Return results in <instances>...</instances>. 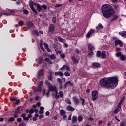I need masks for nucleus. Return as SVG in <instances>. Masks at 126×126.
<instances>
[{
  "label": "nucleus",
  "instance_id": "f257e3e1",
  "mask_svg": "<svg viewBox=\"0 0 126 126\" xmlns=\"http://www.w3.org/2000/svg\"><path fill=\"white\" fill-rule=\"evenodd\" d=\"M100 83L103 87L114 89L118 85V77L103 78L100 80Z\"/></svg>",
  "mask_w": 126,
  "mask_h": 126
},
{
  "label": "nucleus",
  "instance_id": "f03ea898",
  "mask_svg": "<svg viewBox=\"0 0 126 126\" xmlns=\"http://www.w3.org/2000/svg\"><path fill=\"white\" fill-rule=\"evenodd\" d=\"M102 14L105 18H109L115 15V10L109 4L103 5L101 8Z\"/></svg>",
  "mask_w": 126,
  "mask_h": 126
},
{
  "label": "nucleus",
  "instance_id": "7ed1b4c3",
  "mask_svg": "<svg viewBox=\"0 0 126 126\" xmlns=\"http://www.w3.org/2000/svg\"><path fill=\"white\" fill-rule=\"evenodd\" d=\"M29 4L32 10L34 12V13H35V14H37V10L35 9V8L33 7V5H35V6L37 7V10L39 11V12H41L42 8H44V9H47V6L45 5H42L41 6L39 4H37L32 0L29 1Z\"/></svg>",
  "mask_w": 126,
  "mask_h": 126
},
{
  "label": "nucleus",
  "instance_id": "20e7f679",
  "mask_svg": "<svg viewBox=\"0 0 126 126\" xmlns=\"http://www.w3.org/2000/svg\"><path fill=\"white\" fill-rule=\"evenodd\" d=\"M45 84L48 86L49 91H53V92H55V96L56 99H59V98H60V95H59V94H58V91H57V87L56 86H53L47 81H45Z\"/></svg>",
  "mask_w": 126,
  "mask_h": 126
},
{
  "label": "nucleus",
  "instance_id": "39448f33",
  "mask_svg": "<svg viewBox=\"0 0 126 126\" xmlns=\"http://www.w3.org/2000/svg\"><path fill=\"white\" fill-rule=\"evenodd\" d=\"M92 100L93 101H96V100H97V99H98V92H97L96 91H94L92 92Z\"/></svg>",
  "mask_w": 126,
  "mask_h": 126
},
{
  "label": "nucleus",
  "instance_id": "423d86ee",
  "mask_svg": "<svg viewBox=\"0 0 126 126\" xmlns=\"http://www.w3.org/2000/svg\"><path fill=\"white\" fill-rule=\"evenodd\" d=\"M94 33H95V30L91 29L87 33L86 35V38L87 39H89L90 37H92V35H94Z\"/></svg>",
  "mask_w": 126,
  "mask_h": 126
},
{
  "label": "nucleus",
  "instance_id": "0eeeda50",
  "mask_svg": "<svg viewBox=\"0 0 126 126\" xmlns=\"http://www.w3.org/2000/svg\"><path fill=\"white\" fill-rule=\"evenodd\" d=\"M96 56L98 58H101V59L106 58V54H105V51H102V53L100 51H97L96 53Z\"/></svg>",
  "mask_w": 126,
  "mask_h": 126
},
{
  "label": "nucleus",
  "instance_id": "6e6552de",
  "mask_svg": "<svg viewBox=\"0 0 126 126\" xmlns=\"http://www.w3.org/2000/svg\"><path fill=\"white\" fill-rule=\"evenodd\" d=\"M54 48L57 54H60V56L61 58H62V59H64V57H65V56L64 55V54L62 53L61 51H58V48H57V46H54Z\"/></svg>",
  "mask_w": 126,
  "mask_h": 126
},
{
  "label": "nucleus",
  "instance_id": "1a4fd4ad",
  "mask_svg": "<svg viewBox=\"0 0 126 126\" xmlns=\"http://www.w3.org/2000/svg\"><path fill=\"white\" fill-rule=\"evenodd\" d=\"M32 117V115L31 114H30L28 115V117H26V114H22V117L23 118V120L24 121H28L29 120V118H31Z\"/></svg>",
  "mask_w": 126,
  "mask_h": 126
},
{
  "label": "nucleus",
  "instance_id": "9d476101",
  "mask_svg": "<svg viewBox=\"0 0 126 126\" xmlns=\"http://www.w3.org/2000/svg\"><path fill=\"white\" fill-rule=\"evenodd\" d=\"M66 70L67 71H70V68L67 66V65H64L60 69V70Z\"/></svg>",
  "mask_w": 126,
  "mask_h": 126
},
{
  "label": "nucleus",
  "instance_id": "9b49d317",
  "mask_svg": "<svg viewBox=\"0 0 126 126\" xmlns=\"http://www.w3.org/2000/svg\"><path fill=\"white\" fill-rule=\"evenodd\" d=\"M23 110H24V108L23 107V106H21V107H19L17 110L15 111V114H20L21 113V112H22V111H23Z\"/></svg>",
  "mask_w": 126,
  "mask_h": 126
},
{
  "label": "nucleus",
  "instance_id": "f8f14e48",
  "mask_svg": "<svg viewBox=\"0 0 126 126\" xmlns=\"http://www.w3.org/2000/svg\"><path fill=\"white\" fill-rule=\"evenodd\" d=\"M115 46H118V45H119L120 47H123V42H122V41L120 40H116L115 41Z\"/></svg>",
  "mask_w": 126,
  "mask_h": 126
},
{
  "label": "nucleus",
  "instance_id": "ddd939ff",
  "mask_svg": "<svg viewBox=\"0 0 126 126\" xmlns=\"http://www.w3.org/2000/svg\"><path fill=\"white\" fill-rule=\"evenodd\" d=\"M73 101L75 105H78L79 104V99L76 97H73Z\"/></svg>",
  "mask_w": 126,
  "mask_h": 126
},
{
  "label": "nucleus",
  "instance_id": "4468645a",
  "mask_svg": "<svg viewBox=\"0 0 126 126\" xmlns=\"http://www.w3.org/2000/svg\"><path fill=\"white\" fill-rule=\"evenodd\" d=\"M44 75V70L43 69L38 71L37 73V77H40V76H42Z\"/></svg>",
  "mask_w": 126,
  "mask_h": 126
},
{
  "label": "nucleus",
  "instance_id": "2eb2a0df",
  "mask_svg": "<svg viewBox=\"0 0 126 126\" xmlns=\"http://www.w3.org/2000/svg\"><path fill=\"white\" fill-rule=\"evenodd\" d=\"M100 66V64L98 63H94L92 64V67L93 68H97Z\"/></svg>",
  "mask_w": 126,
  "mask_h": 126
},
{
  "label": "nucleus",
  "instance_id": "dca6fc26",
  "mask_svg": "<svg viewBox=\"0 0 126 126\" xmlns=\"http://www.w3.org/2000/svg\"><path fill=\"white\" fill-rule=\"evenodd\" d=\"M88 47L90 51H93V50H94V45L91 43H88Z\"/></svg>",
  "mask_w": 126,
  "mask_h": 126
},
{
  "label": "nucleus",
  "instance_id": "f3484780",
  "mask_svg": "<svg viewBox=\"0 0 126 126\" xmlns=\"http://www.w3.org/2000/svg\"><path fill=\"white\" fill-rule=\"evenodd\" d=\"M67 85H68L69 86H72L73 84H72V83H71V82H70V81H68V82H67L64 84V88H66V86H67Z\"/></svg>",
  "mask_w": 126,
  "mask_h": 126
},
{
  "label": "nucleus",
  "instance_id": "a211bd4d",
  "mask_svg": "<svg viewBox=\"0 0 126 126\" xmlns=\"http://www.w3.org/2000/svg\"><path fill=\"white\" fill-rule=\"evenodd\" d=\"M55 30V26L54 25L51 24L50 25L49 28V32H53Z\"/></svg>",
  "mask_w": 126,
  "mask_h": 126
},
{
  "label": "nucleus",
  "instance_id": "6ab92c4d",
  "mask_svg": "<svg viewBox=\"0 0 126 126\" xmlns=\"http://www.w3.org/2000/svg\"><path fill=\"white\" fill-rule=\"evenodd\" d=\"M121 109H122V106L118 105L117 108L114 111V114H117V113H119V112L121 111Z\"/></svg>",
  "mask_w": 126,
  "mask_h": 126
},
{
  "label": "nucleus",
  "instance_id": "aec40b11",
  "mask_svg": "<svg viewBox=\"0 0 126 126\" xmlns=\"http://www.w3.org/2000/svg\"><path fill=\"white\" fill-rule=\"evenodd\" d=\"M27 26H28V28H31V27H33V26H34V24H33L32 22H28L27 23Z\"/></svg>",
  "mask_w": 126,
  "mask_h": 126
},
{
  "label": "nucleus",
  "instance_id": "412c9836",
  "mask_svg": "<svg viewBox=\"0 0 126 126\" xmlns=\"http://www.w3.org/2000/svg\"><path fill=\"white\" fill-rule=\"evenodd\" d=\"M55 74L56 76L59 75V76H63V73L61 71L56 72Z\"/></svg>",
  "mask_w": 126,
  "mask_h": 126
},
{
  "label": "nucleus",
  "instance_id": "4be33fe9",
  "mask_svg": "<svg viewBox=\"0 0 126 126\" xmlns=\"http://www.w3.org/2000/svg\"><path fill=\"white\" fill-rule=\"evenodd\" d=\"M66 110L67 111H70L71 112H73V111H74V108H73L71 106H67L66 107Z\"/></svg>",
  "mask_w": 126,
  "mask_h": 126
},
{
  "label": "nucleus",
  "instance_id": "5701e85b",
  "mask_svg": "<svg viewBox=\"0 0 126 126\" xmlns=\"http://www.w3.org/2000/svg\"><path fill=\"white\" fill-rule=\"evenodd\" d=\"M49 75L48 76L49 80H52L53 78V72L52 71H49Z\"/></svg>",
  "mask_w": 126,
  "mask_h": 126
},
{
  "label": "nucleus",
  "instance_id": "b1692460",
  "mask_svg": "<svg viewBox=\"0 0 126 126\" xmlns=\"http://www.w3.org/2000/svg\"><path fill=\"white\" fill-rule=\"evenodd\" d=\"M80 102L82 103V106H85V99L82 97H80Z\"/></svg>",
  "mask_w": 126,
  "mask_h": 126
},
{
  "label": "nucleus",
  "instance_id": "393cba45",
  "mask_svg": "<svg viewBox=\"0 0 126 126\" xmlns=\"http://www.w3.org/2000/svg\"><path fill=\"white\" fill-rule=\"evenodd\" d=\"M43 45L44 46V48L46 49L47 52H51V50L49 49V45H48V44L44 43Z\"/></svg>",
  "mask_w": 126,
  "mask_h": 126
},
{
  "label": "nucleus",
  "instance_id": "a878e982",
  "mask_svg": "<svg viewBox=\"0 0 126 126\" xmlns=\"http://www.w3.org/2000/svg\"><path fill=\"white\" fill-rule=\"evenodd\" d=\"M103 25H102V24H99L98 26H97L96 27V29H97V30H101V29H103Z\"/></svg>",
  "mask_w": 126,
  "mask_h": 126
},
{
  "label": "nucleus",
  "instance_id": "bb28decb",
  "mask_svg": "<svg viewBox=\"0 0 126 126\" xmlns=\"http://www.w3.org/2000/svg\"><path fill=\"white\" fill-rule=\"evenodd\" d=\"M119 34L122 36V37H124V38H126V32H119Z\"/></svg>",
  "mask_w": 126,
  "mask_h": 126
},
{
  "label": "nucleus",
  "instance_id": "cd10ccee",
  "mask_svg": "<svg viewBox=\"0 0 126 126\" xmlns=\"http://www.w3.org/2000/svg\"><path fill=\"white\" fill-rule=\"evenodd\" d=\"M58 39L60 42H61V43H65V40L63 39V38L61 37V36H59Z\"/></svg>",
  "mask_w": 126,
  "mask_h": 126
},
{
  "label": "nucleus",
  "instance_id": "c85d7f7f",
  "mask_svg": "<svg viewBox=\"0 0 126 126\" xmlns=\"http://www.w3.org/2000/svg\"><path fill=\"white\" fill-rule=\"evenodd\" d=\"M77 121V118L75 116H73L72 118V122L75 123Z\"/></svg>",
  "mask_w": 126,
  "mask_h": 126
},
{
  "label": "nucleus",
  "instance_id": "c756f323",
  "mask_svg": "<svg viewBox=\"0 0 126 126\" xmlns=\"http://www.w3.org/2000/svg\"><path fill=\"white\" fill-rule=\"evenodd\" d=\"M40 106H41V103L37 102L36 105H33L32 106V107L33 108V109H35V108H36V106L37 107H40Z\"/></svg>",
  "mask_w": 126,
  "mask_h": 126
},
{
  "label": "nucleus",
  "instance_id": "7c9ffc66",
  "mask_svg": "<svg viewBox=\"0 0 126 126\" xmlns=\"http://www.w3.org/2000/svg\"><path fill=\"white\" fill-rule=\"evenodd\" d=\"M123 54H122V53H121V52H117L116 54H115V56L116 57H120V58L121 57V55H122Z\"/></svg>",
  "mask_w": 126,
  "mask_h": 126
},
{
  "label": "nucleus",
  "instance_id": "2f4dec72",
  "mask_svg": "<svg viewBox=\"0 0 126 126\" xmlns=\"http://www.w3.org/2000/svg\"><path fill=\"white\" fill-rule=\"evenodd\" d=\"M77 120L79 122H82V120H83V117L80 115L78 117Z\"/></svg>",
  "mask_w": 126,
  "mask_h": 126
},
{
  "label": "nucleus",
  "instance_id": "473e14b6",
  "mask_svg": "<svg viewBox=\"0 0 126 126\" xmlns=\"http://www.w3.org/2000/svg\"><path fill=\"white\" fill-rule=\"evenodd\" d=\"M42 62H43V58L42 57H40L38 59V63H39V64H41L42 63Z\"/></svg>",
  "mask_w": 126,
  "mask_h": 126
},
{
  "label": "nucleus",
  "instance_id": "72a5a7b5",
  "mask_svg": "<svg viewBox=\"0 0 126 126\" xmlns=\"http://www.w3.org/2000/svg\"><path fill=\"white\" fill-rule=\"evenodd\" d=\"M45 61L46 62H47V63H48L49 64H52V63H53L51 61V60L49 58H46Z\"/></svg>",
  "mask_w": 126,
  "mask_h": 126
},
{
  "label": "nucleus",
  "instance_id": "f704fd0d",
  "mask_svg": "<svg viewBox=\"0 0 126 126\" xmlns=\"http://www.w3.org/2000/svg\"><path fill=\"white\" fill-rule=\"evenodd\" d=\"M72 60H73L75 63H78V61L74 57H72Z\"/></svg>",
  "mask_w": 126,
  "mask_h": 126
},
{
  "label": "nucleus",
  "instance_id": "c9c22d12",
  "mask_svg": "<svg viewBox=\"0 0 126 126\" xmlns=\"http://www.w3.org/2000/svg\"><path fill=\"white\" fill-rule=\"evenodd\" d=\"M120 60H121V61H125V60H126V56L122 54L121 56H120Z\"/></svg>",
  "mask_w": 126,
  "mask_h": 126
},
{
  "label": "nucleus",
  "instance_id": "e433bc0d",
  "mask_svg": "<svg viewBox=\"0 0 126 126\" xmlns=\"http://www.w3.org/2000/svg\"><path fill=\"white\" fill-rule=\"evenodd\" d=\"M14 121V118L10 117L7 119V122H13Z\"/></svg>",
  "mask_w": 126,
  "mask_h": 126
},
{
  "label": "nucleus",
  "instance_id": "4c0bfd02",
  "mask_svg": "<svg viewBox=\"0 0 126 126\" xmlns=\"http://www.w3.org/2000/svg\"><path fill=\"white\" fill-rule=\"evenodd\" d=\"M65 102L67 103V104H68L69 105H70L71 104V102H70V100L68 98H66L65 100Z\"/></svg>",
  "mask_w": 126,
  "mask_h": 126
},
{
  "label": "nucleus",
  "instance_id": "58836bf2",
  "mask_svg": "<svg viewBox=\"0 0 126 126\" xmlns=\"http://www.w3.org/2000/svg\"><path fill=\"white\" fill-rule=\"evenodd\" d=\"M40 110L39 111V114H43L44 113V108L43 107H40Z\"/></svg>",
  "mask_w": 126,
  "mask_h": 126
},
{
  "label": "nucleus",
  "instance_id": "ea45409f",
  "mask_svg": "<svg viewBox=\"0 0 126 126\" xmlns=\"http://www.w3.org/2000/svg\"><path fill=\"white\" fill-rule=\"evenodd\" d=\"M64 75H65V76H70V73L67 71H65L64 73Z\"/></svg>",
  "mask_w": 126,
  "mask_h": 126
},
{
  "label": "nucleus",
  "instance_id": "a19ab883",
  "mask_svg": "<svg viewBox=\"0 0 126 126\" xmlns=\"http://www.w3.org/2000/svg\"><path fill=\"white\" fill-rule=\"evenodd\" d=\"M50 59H51V60H56V56H55V55L52 54L50 56Z\"/></svg>",
  "mask_w": 126,
  "mask_h": 126
},
{
  "label": "nucleus",
  "instance_id": "79ce46f5",
  "mask_svg": "<svg viewBox=\"0 0 126 126\" xmlns=\"http://www.w3.org/2000/svg\"><path fill=\"white\" fill-rule=\"evenodd\" d=\"M41 43H40V48L42 51H44V48L43 47V40H41Z\"/></svg>",
  "mask_w": 126,
  "mask_h": 126
},
{
  "label": "nucleus",
  "instance_id": "37998d69",
  "mask_svg": "<svg viewBox=\"0 0 126 126\" xmlns=\"http://www.w3.org/2000/svg\"><path fill=\"white\" fill-rule=\"evenodd\" d=\"M61 115L62 116H63L64 115H65V112L64 110H61L60 111Z\"/></svg>",
  "mask_w": 126,
  "mask_h": 126
},
{
  "label": "nucleus",
  "instance_id": "c03bdc74",
  "mask_svg": "<svg viewBox=\"0 0 126 126\" xmlns=\"http://www.w3.org/2000/svg\"><path fill=\"white\" fill-rule=\"evenodd\" d=\"M23 24H24V22H23V21H20V22H19V25L20 26H22Z\"/></svg>",
  "mask_w": 126,
  "mask_h": 126
},
{
  "label": "nucleus",
  "instance_id": "a18cd8bd",
  "mask_svg": "<svg viewBox=\"0 0 126 126\" xmlns=\"http://www.w3.org/2000/svg\"><path fill=\"white\" fill-rule=\"evenodd\" d=\"M97 124L98 126H102L103 125V123L102 122V120H100L97 122Z\"/></svg>",
  "mask_w": 126,
  "mask_h": 126
},
{
  "label": "nucleus",
  "instance_id": "49530a36",
  "mask_svg": "<svg viewBox=\"0 0 126 126\" xmlns=\"http://www.w3.org/2000/svg\"><path fill=\"white\" fill-rule=\"evenodd\" d=\"M52 21L53 23H56V22H57V18L54 17L52 19Z\"/></svg>",
  "mask_w": 126,
  "mask_h": 126
},
{
  "label": "nucleus",
  "instance_id": "de8ad7c7",
  "mask_svg": "<svg viewBox=\"0 0 126 126\" xmlns=\"http://www.w3.org/2000/svg\"><path fill=\"white\" fill-rule=\"evenodd\" d=\"M36 90H37V91H38L39 92H41V91L42 90V88H41V87L38 86Z\"/></svg>",
  "mask_w": 126,
  "mask_h": 126
},
{
  "label": "nucleus",
  "instance_id": "09e8293b",
  "mask_svg": "<svg viewBox=\"0 0 126 126\" xmlns=\"http://www.w3.org/2000/svg\"><path fill=\"white\" fill-rule=\"evenodd\" d=\"M33 33L35 34V35H36V36H39V32H38V31H34Z\"/></svg>",
  "mask_w": 126,
  "mask_h": 126
},
{
  "label": "nucleus",
  "instance_id": "8fccbe9b",
  "mask_svg": "<svg viewBox=\"0 0 126 126\" xmlns=\"http://www.w3.org/2000/svg\"><path fill=\"white\" fill-rule=\"evenodd\" d=\"M37 86H39L41 87V86H43V81H40L39 83L38 84Z\"/></svg>",
  "mask_w": 126,
  "mask_h": 126
},
{
  "label": "nucleus",
  "instance_id": "3c124183",
  "mask_svg": "<svg viewBox=\"0 0 126 126\" xmlns=\"http://www.w3.org/2000/svg\"><path fill=\"white\" fill-rule=\"evenodd\" d=\"M59 95L60 97H63V92L62 91H60L59 93Z\"/></svg>",
  "mask_w": 126,
  "mask_h": 126
},
{
  "label": "nucleus",
  "instance_id": "603ef678",
  "mask_svg": "<svg viewBox=\"0 0 126 126\" xmlns=\"http://www.w3.org/2000/svg\"><path fill=\"white\" fill-rule=\"evenodd\" d=\"M123 102H124V99H122V100L120 101V102H119V104H118V106H119L120 107H121V105H122V104H123Z\"/></svg>",
  "mask_w": 126,
  "mask_h": 126
},
{
  "label": "nucleus",
  "instance_id": "864d4df0",
  "mask_svg": "<svg viewBox=\"0 0 126 126\" xmlns=\"http://www.w3.org/2000/svg\"><path fill=\"white\" fill-rule=\"evenodd\" d=\"M117 18H119V16L115 15L114 17H113V20H115L116 19H117Z\"/></svg>",
  "mask_w": 126,
  "mask_h": 126
},
{
  "label": "nucleus",
  "instance_id": "5fc2aeb1",
  "mask_svg": "<svg viewBox=\"0 0 126 126\" xmlns=\"http://www.w3.org/2000/svg\"><path fill=\"white\" fill-rule=\"evenodd\" d=\"M63 46L65 48H67V47H68V45L67 44V43L65 42H63Z\"/></svg>",
  "mask_w": 126,
  "mask_h": 126
},
{
  "label": "nucleus",
  "instance_id": "6e6d98bb",
  "mask_svg": "<svg viewBox=\"0 0 126 126\" xmlns=\"http://www.w3.org/2000/svg\"><path fill=\"white\" fill-rule=\"evenodd\" d=\"M23 12L25 14H28V13H29V12H28V10H24Z\"/></svg>",
  "mask_w": 126,
  "mask_h": 126
},
{
  "label": "nucleus",
  "instance_id": "4d7b16f0",
  "mask_svg": "<svg viewBox=\"0 0 126 126\" xmlns=\"http://www.w3.org/2000/svg\"><path fill=\"white\" fill-rule=\"evenodd\" d=\"M19 126H26V124L24 123H21L20 124Z\"/></svg>",
  "mask_w": 126,
  "mask_h": 126
},
{
  "label": "nucleus",
  "instance_id": "13d9d810",
  "mask_svg": "<svg viewBox=\"0 0 126 126\" xmlns=\"http://www.w3.org/2000/svg\"><path fill=\"white\" fill-rule=\"evenodd\" d=\"M88 119L89 120V121H90L91 122H92V121L94 120V119H93V118L92 117H89Z\"/></svg>",
  "mask_w": 126,
  "mask_h": 126
},
{
  "label": "nucleus",
  "instance_id": "bf43d9fd",
  "mask_svg": "<svg viewBox=\"0 0 126 126\" xmlns=\"http://www.w3.org/2000/svg\"><path fill=\"white\" fill-rule=\"evenodd\" d=\"M120 126H126V125L125 124V123L121 122L120 124Z\"/></svg>",
  "mask_w": 126,
  "mask_h": 126
},
{
  "label": "nucleus",
  "instance_id": "052dcab7",
  "mask_svg": "<svg viewBox=\"0 0 126 126\" xmlns=\"http://www.w3.org/2000/svg\"><path fill=\"white\" fill-rule=\"evenodd\" d=\"M50 91H48V92L45 94V95L46 97H48L49 96V94H50Z\"/></svg>",
  "mask_w": 126,
  "mask_h": 126
},
{
  "label": "nucleus",
  "instance_id": "680f3d73",
  "mask_svg": "<svg viewBox=\"0 0 126 126\" xmlns=\"http://www.w3.org/2000/svg\"><path fill=\"white\" fill-rule=\"evenodd\" d=\"M57 81H58V82H59V83H61V84H62V80L60 79V78H58L57 79Z\"/></svg>",
  "mask_w": 126,
  "mask_h": 126
},
{
  "label": "nucleus",
  "instance_id": "e2e57ef3",
  "mask_svg": "<svg viewBox=\"0 0 126 126\" xmlns=\"http://www.w3.org/2000/svg\"><path fill=\"white\" fill-rule=\"evenodd\" d=\"M22 121V119L21 118H18L17 119V121L18 122V123H20V122H21Z\"/></svg>",
  "mask_w": 126,
  "mask_h": 126
},
{
  "label": "nucleus",
  "instance_id": "0e129e2a",
  "mask_svg": "<svg viewBox=\"0 0 126 126\" xmlns=\"http://www.w3.org/2000/svg\"><path fill=\"white\" fill-rule=\"evenodd\" d=\"M15 101H16V104H19V103H20V100L19 99L18 100L16 99Z\"/></svg>",
  "mask_w": 126,
  "mask_h": 126
},
{
  "label": "nucleus",
  "instance_id": "69168bd1",
  "mask_svg": "<svg viewBox=\"0 0 126 126\" xmlns=\"http://www.w3.org/2000/svg\"><path fill=\"white\" fill-rule=\"evenodd\" d=\"M63 5L62 4H56V7H61V6H62Z\"/></svg>",
  "mask_w": 126,
  "mask_h": 126
},
{
  "label": "nucleus",
  "instance_id": "338daca9",
  "mask_svg": "<svg viewBox=\"0 0 126 126\" xmlns=\"http://www.w3.org/2000/svg\"><path fill=\"white\" fill-rule=\"evenodd\" d=\"M34 112V111H33V110L31 109L29 111V113H30V115H31V114H33V113Z\"/></svg>",
  "mask_w": 126,
  "mask_h": 126
},
{
  "label": "nucleus",
  "instance_id": "774afa93",
  "mask_svg": "<svg viewBox=\"0 0 126 126\" xmlns=\"http://www.w3.org/2000/svg\"><path fill=\"white\" fill-rule=\"evenodd\" d=\"M45 115H46V116H49V115H50V112L47 111V112L45 113Z\"/></svg>",
  "mask_w": 126,
  "mask_h": 126
}]
</instances>
